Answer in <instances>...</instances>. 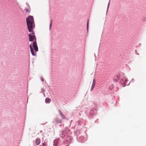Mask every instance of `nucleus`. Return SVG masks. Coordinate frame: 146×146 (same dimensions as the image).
I'll list each match as a JSON object with an SVG mask.
<instances>
[{
  "instance_id": "obj_1",
  "label": "nucleus",
  "mask_w": 146,
  "mask_h": 146,
  "mask_svg": "<svg viewBox=\"0 0 146 146\" xmlns=\"http://www.w3.org/2000/svg\"><path fill=\"white\" fill-rule=\"evenodd\" d=\"M26 22L29 32H33V29L35 26L33 17L29 16L28 17L26 18Z\"/></svg>"
},
{
  "instance_id": "obj_2",
  "label": "nucleus",
  "mask_w": 146,
  "mask_h": 146,
  "mask_svg": "<svg viewBox=\"0 0 146 146\" xmlns=\"http://www.w3.org/2000/svg\"><path fill=\"white\" fill-rule=\"evenodd\" d=\"M28 35L29 38V40L30 41H33L34 39L35 38V36L31 35L30 34H29Z\"/></svg>"
},
{
  "instance_id": "obj_3",
  "label": "nucleus",
  "mask_w": 146,
  "mask_h": 146,
  "mask_svg": "<svg viewBox=\"0 0 146 146\" xmlns=\"http://www.w3.org/2000/svg\"><path fill=\"white\" fill-rule=\"evenodd\" d=\"M127 82V79L125 77L123 78L121 80V82L123 83V84H126Z\"/></svg>"
},
{
  "instance_id": "obj_4",
  "label": "nucleus",
  "mask_w": 146,
  "mask_h": 146,
  "mask_svg": "<svg viewBox=\"0 0 146 146\" xmlns=\"http://www.w3.org/2000/svg\"><path fill=\"white\" fill-rule=\"evenodd\" d=\"M30 7L29 5H27V8L25 9L26 12L29 14L30 12Z\"/></svg>"
},
{
  "instance_id": "obj_5",
  "label": "nucleus",
  "mask_w": 146,
  "mask_h": 146,
  "mask_svg": "<svg viewBox=\"0 0 146 146\" xmlns=\"http://www.w3.org/2000/svg\"><path fill=\"white\" fill-rule=\"evenodd\" d=\"M33 47L35 52L36 51V41H34L33 42Z\"/></svg>"
},
{
  "instance_id": "obj_6",
  "label": "nucleus",
  "mask_w": 146,
  "mask_h": 146,
  "mask_svg": "<svg viewBox=\"0 0 146 146\" xmlns=\"http://www.w3.org/2000/svg\"><path fill=\"white\" fill-rule=\"evenodd\" d=\"M95 80L94 79L93 80L92 85V87H91V91H92L93 90V89L95 87Z\"/></svg>"
},
{
  "instance_id": "obj_7",
  "label": "nucleus",
  "mask_w": 146,
  "mask_h": 146,
  "mask_svg": "<svg viewBox=\"0 0 146 146\" xmlns=\"http://www.w3.org/2000/svg\"><path fill=\"white\" fill-rule=\"evenodd\" d=\"M30 47L31 49V54L33 56H35L36 55V54H35L34 52H33V49L32 48V46L31 45H30Z\"/></svg>"
},
{
  "instance_id": "obj_8",
  "label": "nucleus",
  "mask_w": 146,
  "mask_h": 146,
  "mask_svg": "<svg viewBox=\"0 0 146 146\" xmlns=\"http://www.w3.org/2000/svg\"><path fill=\"white\" fill-rule=\"evenodd\" d=\"M51 100V99L48 98H46L45 99V102L46 103H50Z\"/></svg>"
},
{
  "instance_id": "obj_9",
  "label": "nucleus",
  "mask_w": 146,
  "mask_h": 146,
  "mask_svg": "<svg viewBox=\"0 0 146 146\" xmlns=\"http://www.w3.org/2000/svg\"><path fill=\"white\" fill-rule=\"evenodd\" d=\"M40 142V140L39 139H37V145L39 144Z\"/></svg>"
},
{
  "instance_id": "obj_10",
  "label": "nucleus",
  "mask_w": 146,
  "mask_h": 146,
  "mask_svg": "<svg viewBox=\"0 0 146 146\" xmlns=\"http://www.w3.org/2000/svg\"><path fill=\"white\" fill-rule=\"evenodd\" d=\"M59 111L60 112V114L61 115L62 117L63 118L64 117V116L63 115L62 113V112L60 110Z\"/></svg>"
},
{
  "instance_id": "obj_11",
  "label": "nucleus",
  "mask_w": 146,
  "mask_h": 146,
  "mask_svg": "<svg viewBox=\"0 0 146 146\" xmlns=\"http://www.w3.org/2000/svg\"><path fill=\"white\" fill-rule=\"evenodd\" d=\"M52 20L51 21L50 23V29L52 25Z\"/></svg>"
},
{
  "instance_id": "obj_12",
  "label": "nucleus",
  "mask_w": 146,
  "mask_h": 146,
  "mask_svg": "<svg viewBox=\"0 0 146 146\" xmlns=\"http://www.w3.org/2000/svg\"><path fill=\"white\" fill-rule=\"evenodd\" d=\"M88 24H89V21H88V20L87 23V30L88 29Z\"/></svg>"
},
{
  "instance_id": "obj_13",
  "label": "nucleus",
  "mask_w": 146,
  "mask_h": 146,
  "mask_svg": "<svg viewBox=\"0 0 146 146\" xmlns=\"http://www.w3.org/2000/svg\"><path fill=\"white\" fill-rule=\"evenodd\" d=\"M41 80L42 81V82H43L44 79H43V78H42L41 77Z\"/></svg>"
},
{
  "instance_id": "obj_14",
  "label": "nucleus",
  "mask_w": 146,
  "mask_h": 146,
  "mask_svg": "<svg viewBox=\"0 0 146 146\" xmlns=\"http://www.w3.org/2000/svg\"><path fill=\"white\" fill-rule=\"evenodd\" d=\"M110 5V2H109L108 4V8L109 7V6Z\"/></svg>"
},
{
  "instance_id": "obj_15",
  "label": "nucleus",
  "mask_w": 146,
  "mask_h": 146,
  "mask_svg": "<svg viewBox=\"0 0 146 146\" xmlns=\"http://www.w3.org/2000/svg\"><path fill=\"white\" fill-rule=\"evenodd\" d=\"M42 146H46V145L44 143H43Z\"/></svg>"
},
{
  "instance_id": "obj_16",
  "label": "nucleus",
  "mask_w": 146,
  "mask_h": 146,
  "mask_svg": "<svg viewBox=\"0 0 146 146\" xmlns=\"http://www.w3.org/2000/svg\"><path fill=\"white\" fill-rule=\"evenodd\" d=\"M37 51H38V47H37Z\"/></svg>"
},
{
  "instance_id": "obj_17",
  "label": "nucleus",
  "mask_w": 146,
  "mask_h": 146,
  "mask_svg": "<svg viewBox=\"0 0 146 146\" xmlns=\"http://www.w3.org/2000/svg\"><path fill=\"white\" fill-rule=\"evenodd\" d=\"M125 86V85H124V86Z\"/></svg>"
},
{
  "instance_id": "obj_18",
  "label": "nucleus",
  "mask_w": 146,
  "mask_h": 146,
  "mask_svg": "<svg viewBox=\"0 0 146 146\" xmlns=\"http://www.w3.org/2000/svg\"><path fill=\"white\" fill-rule=\"evenodd\" d=\"M62 137H63V136H62Z\"/></svg>"
}]
</instances>
